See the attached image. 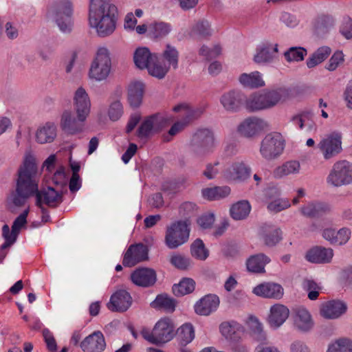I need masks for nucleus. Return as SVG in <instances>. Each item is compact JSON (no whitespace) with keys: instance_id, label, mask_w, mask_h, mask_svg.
Wrapping results in <instances>:
<instances>
[{"instance_id":"f257e3e1","label":"nucleus","mask_w":352,"mask_h":352,"mask_svg":"<svg viewBox=\"0 0 352 352\" xmlns=\"http://www.w3.org/2000/svg\"><path fill=\"white\" fill-rule=\"evenodd\" d=\"M39 175L35 158L30 153H26L17 171L16 189L7 199L10 210H13L15 207L23 206L28 198L34 195Z\"/></svg>"},{"instance_id":"f03ea898","label":"nucleus","mask_w":352,"mask_h":352,"mask_svg":"<svg viewBox=\"0 0 352 352\" xmlns=\"http://www.w3.org/2000/svg\"><path fill=\"white\" fill-rule=\"evenodd\" d=\"M118 9L111 0H91L89 22L98 36L105 37L116 30Z\"/></svg>"},{"instance_id":"7ed1b4c3","label":"nucleus","mask_w":352,"mask_h":352,"mask_svg":"<svg viewBox=\"0 0 352 352\" xmlns=\"http://www.w3.org/2000/svg\"><path fill=\"white\" fill-rule=\"evenodd\" d=\"M141 335L151 344H164L173 340L175 336L176 325L173 319L164 317L155 323L152 331L143 329L141 331Z\"/></svg>"},{"instance_id":"20e7f679","label":"nucleus","mask_w":352,"mask_h":352,"mask_svg":"<svg viewBox=\"0 0 352 352\" xmlns=\"http://www.w3.org/2000/svg\"><path fill=\"white\" fill-rule=\"evenodd\" d=\"M111 68V60L109 50L104 47H100L91 65L89 77L97 81L104 80L109 76Z\"/></svg>"},{"instance_id":"39448f33","label":"nucleus","mask_w":352,"mask_h":352,"mask_svg":"<svg viewBox=\"0 0 352 352\" xmlns=\"http://www.w3.org/2000/svg\"><path fill=\"white\" fill-rule=\"evenodd\" d=\"M188 220L178 221L167 228L165 243L170 249H176L186 243L189 239Z\"/></svg>"},{"instance_id":"423d86ee","label":"nucleus","mask_w":352,"mask_h":352,"mask_svg":"<svg viewBox=\"0 0 352 352\" xmlns=\"http://www.w3.org/2000/svg\"><path fill=\"white\" fill-rule=\"evenodd\" d=\"M317 148L324 160H329L336 157L343 150L342 133L334 131L327 134L320 140Z\"/></svg>"},{"instance_id":"0eeeda50","label":"nucleus","mask_w":352,"mask_h":352,"mask_svg":"<svg viewBox=\"0 0 352 352\" xmlns=\"http://www.w3.org/2000/svg\"><path fill=\"white\" fill-rule=\"evenodd\" d=\"M327 182L334 187H340L352 183V164L346 160L338 161L333 165Z\"/></svg>"},{"instance_id":"6e6552de","label":"nucleus","mask_w":352,"mask_h":352,"mask_svg":"<svg viewBox=\"0 0 352 352\" xmlns=\"http://www.w3.org/2000/svg\"><path fill=\"white\" fill-rule=\"evenodd\" d=\"M73 14V5L70 0H57L52 9L53 18L63 32L72 30V17Z\"/></svg>"},{"instance_id":"1a4fd4ad","label":"nucleus","mask_w":352,"mask_h":352,"mask_svg":"<svg viewBox=\"0 0 352 352\" xmlns=\"http://www.w3.org/2000/svg\"><path fill=\"white\" fill-rule=\"evenodd\" d=\"M214 146V135L206 129L197 131L190 141L191 152L197 157L204 156L211 152Z\"/></svg>"},{"instance_id":"9d476101","label":"nucleus","mask_w":352,"mask_h":352,"mask_svg":"<svg viewBox=\"0 0 352 352\" xmlns=\"http://www.w3.org/2000/svg\"><path fill=\"white\" fill-rule=\"evenodd\" d=\"M284 140L280 133H269L261 142L260 153L267 160L278 157L283 151Z\"/></svg>"},{"instance_id":"9b49d317","label":"nucleus","mask_w":352,"mask_h":352,"mask_svg":"<svg viewBox=\"0 0 352 352\" xmlns=\"http://www.w3.org/2000/svg\"><path fill=\"white\" fill-rule=\"evenodd\" d=\"M171 119L164 115L157 113L147 117L138 131V137L147 138L154 133L160 131L163 128L169 124Z\"/></svg>"},{"instance_id":"f8f14e48","label":"nucleus","mask_w":352,"mask_h":352,"mask_svg":"<svg viewBox=\"0 0 352 352\" xmlns=\"http://www.w3.org/2000/svg\"><path fill=\"white\" fill-rule=\"evenodd\" d=\"M36 197V205L41 208L46 205L51 208L58 206L63 200L62 192L56 190L52 187H47L38 190V182H37V190L34 195Z\"/></svg>"},{"instance_id":"ddd939ff","label":"nucleus","mask_w":352,"mask_h":352,"mask_svg":"<svg viewBox=\"0 0 352 352\" xmlns=\"http://www.w3.org/2000/svg\"><path fill=\"white\" fill-rule=\"evenodd\" d=\"M73 105L78 120L85 122L91 109V100L88 94L82 87H78L74 94Z\"/></svg>"},{"instance_id":"4468645a","label":"nucleus","mask_w":352,"mask_h":352,"mask_svg":"<svg viewBox=\"0 0 352 352\" xmlns=\"http://www.w3.org/2000/svg\"><path fill=\"white\" fill-rule=\"evenodd\" d=\"M173 111L175 112L183 111L185 118L183 121L177 122L171 126L168 134L172 136L182 131L191 120L200 116L203 112L201 109H192L188 105L184 104L174 107Z\"/></svg>"},{"instance_id":"2eb2a0df","label":"nucleus","mask_w":352,"mask_h":352,"mask_svg":"<svg viewBox=\"0 0 352 352\" xmlns=\"http://www.w3.org/2000/svg\"><path fill=\"white\" fill-rule=\"evenodd\" d=\"M267 122L263 119L256 117H250L245 119L237 127L239 133L245 138H252L267 127Z\"/></svg>"},{"instance_id":"dca6fc26","label":"nucleus","mask_w":352,"mask_h":352,"mask_svg":"<svg viewBox=\"0 0 352 352\" xmlns=\"http://www.w3.org/2000/svg\"><path fill=\"white\" fill-rule=\"evenodd\" d=\"M251 173V168L243 162L232 164L223 173V175L228 181L244 182L248 179Z\"/></svg>"},{"instance_id":"f3484780","label":"nucleus","mask_w":352,"mask_h":352,"mask_svg":"<svg viewBox=\"0 0 352 352\" xmlns=\"http://www.w3.org/2000/svg\"><path fill=\"white\" fill-rule=\"evenodd\" d=\"M28 210H25L14 221L12 226V231L10 232V228L8 225H4L2 228L3 236L6 239V242L2 245L3 248H7L10 246L16 239L17 235L26 223Z\"/></svg>"},{"instance_id":"a211bd4d","label":"nucleus","mask_w":352,"mask_h":352,"mask_svg":"<svg viewBox=\"0 0 352 352\" xmlns=\"http://www.w3.org/2000/svg\"><path fill=\"white\" fill-rule=\"evenodd\" d=\"M147 258V248L144 245L140 243L131 245L128 248L124 256L122 263L124 266L132 267Z\"/></svg>"},{"instance_id":"6ab92c4d","label":"nucleus","mask_w":352,"mask_h":352,"mask_svg":"<svg viewBox=\"0 0 352 352\" xmlns=\"http://www.w3.org/2000/svg\"><path fill=\"white\" fill-rule=\"evenodd\" d=\"M245 97L240 91L232 90L223 94L221 97V103L229 112L239 111L245 104Z\"/></svg>"},{"instance_id":"aec40b11","label":"nucleus","mask_w":352,"mask_h":352,"mask_svg":"<svg viewBox=\"0 0 352 352\" xmlns=\"http://www.w3.org/2000/svg\"><path fill=\"white\" fill-rule=\"evenodd\" d=\"M280 190L277 187H272L265 191V197L269 200L267 209L274 213L279 212L290 207L287 199L279 198Z\"/></svg>"},{"instance_id":"412c9836","label":"nucleus","mask_w":352,"mask_h":352,"mask_svg":"<svg viewBox=\"0 0 352 352\" xmlns=\"http://www.w3.org/2000/svg\"><path fill=\"white\" fill-rule=\"evenodd\" d=\"M132 298L126 290H118L116 292L107 303V307L112 311L123 312L126 311L131 306Z\"/></svg>"},{"instance_id":"4be33fe9","label":"nucleus","mask_w":352,"mask_h":352,"mask_svg":"<svg viewBox=\"0 0 352 352\" xmlns=\"http://www.w3.org/2000/svg\"><path fill=\"white\" fill-rule=\"evenodd\" d=\"M289 309L285 305L276 303L270 309L267 321L274 329L280 327L289 318Z\"/></svg>"},{"instance_id":"5701e85b","label":"nucleus","mask_w":352,"mask_h":352,"mask_svg":"<svg viewBox=\"0 0 352 352\" xmlns=\"http://www.w3.org/2000/svg\"><path fill=\"white\" fill-rule=\"evenodd\" d=\"M252 292L263 298L279 300L283 296L284 289L279 284L263 283L256 286Z\"/></svg>"},{"instance_id":"b1692460","label":"nucleus","mask_w":352,"mask_h":352,"mask_svg":"<svg viewBox=\"0 0 352 352\" xmlns=\"http://www.w3.org/2000/svg\"><path fill=\"white\" fill-rule=\"evenodd\" d=\"M84 352H102L106 348V342L100 331H96L86 337L80 343Z\"/></svg>"},{"instance_id":"393cba45","label":"nucleus","mask_w":352,"mask_h":352,"mask_svg":"<svg viewBox=\"0 0 352 352\" xmlns=\"http://www.w3.org/2000/svg\"><path fill=\"white\" fill-rule=\"evenodd\" d=\"M334 253L333 249L322 246H315L306 253V259L313 263H329Z\"/></svg>"},{"instance_id":"a878e982","label":"nucleus","mask_w":352,"mask_h":352,"mask_svg":"<svg viewBox=\"0 0 352 352\" xmlns=\"http://www.w3.org/2000/svg\"><path fill=\"white\" fill-rule=\"evenodd\" d=\"M346 310V305L340 300H330L321 305L320 315L327 319L339 318Z\"/></svg>"},{"instance_id":"bb28decb","label":"nucleus","mask_w":352,"mask_h":352,"mask_svg":"<svg viewBox=\"0 0 352 352\" xmlns=\"http://www.w3.org/2000/svg\"><path fill=\"white\" fill-rule=\"evenodd\" d=\"M132 282L141 287H150L156 282L155 272L149 268H141L136 270L131 275Z\"/></svg>"},{"instance_id":"cd10ccee","label":"nucleus","mask_w":352,"mask_h":352,"mask_svg":"<svg viewBox=\"0 0 352 352\" xmlns=\"http://www.w3.org/2000/svg\"><path fill=\"white\" fill-rule=\"evenodd\" d=\"M219 305V299L216 295H206L197 301L195 305V312L201 316H208L216 310Z\"/></svg>"},{"instance_id":"c85d7f7f","label":"nucleus","mask_w":352,"mask_h":352,"mask_svg":"<svg viewBox=\"0 0 352 352\" xmlns=\"http://www.w3.org/2000/svg\"><path fill=\"white\" fill-rule=\"evenodd\" d=\"M294 327L302 332L310 331L314 327V321L309 312L303 308L296 309L294 316Z\"/></svg>"},{"instance_id":"c756f323","label":"nucleus","mask_w":352,"mask_h":352,"mask_svg":"<svg viewBox=\"0 0 352 352\" xmlns=\"http://www.w3.org/2000/svg\"><path fill=\"white\" fill-rule=\"evenodd\" d=\"M261 236L265 245L272 247L281 240V231L273 225L265 224L261 227Z\"/></svg>"},{"instance_id":"7c9ffc66","label":"nucleus","mask_w":352,"mask_h":352,"mask_svg":"<svg viewBox=\"0 0 352 352\" xmlns=\"http://www.w3.org/2000/svg\"><path fill=\"white\" fill-rule=\"evenodd\" d=\"M270 262V258L264 254H257L251 256L246 261L247 269L249 272L263 274L265 272V266Z\"/></svg>"},{"instance_id":"2f4dec72","label":"nucleus","mask_w":352,"mask_h":352,"mask_svg":"<svg viewBox=\"0 0 352 352\" xmlns=\"http://www.w3.org/2000/svg\"><path fill=\"white\" fill-rule=\"evenodd\" d=\"M82 122L77 116L74 117L71 111H65L61 116L60 126L65 132L74 134L81 131Z\"/></svg>"},{"instance_id":"473e14b6","label":"nucleus","mask_w":352,"mask_h":352,"mask_svg":"<svg viewBox=\"0 0 352 352\" xmlns=\"http://www.w3.org/2000/svg\"><path fill=\"white\" fill-rule=\"evenodd\" d=\"M278 52V45H272L270 43L263 44L254 55V60L256 63L261 64L272 61Z\"/></svg>"},{"instance_id":"72a5a7b5","label":"nucleus","mask_w":352,"mask_h":352,"mask_svg":"<svg viewBox=\"0 0 352 352\" xmlns=\"http://www.w3.org/2000/svg\"><path fill=\"white\" fill-rule=\"evenodd\" d=\"M219 329L223 336L232 341H238L243 333V327L236 322H222Z\"/></svg>"},{"instance_id":"f704fd0d","label":"nucleus","mask_w":352,"mask_h":352,"mask_svg":"<svg viewBox=\"0 0 352 352\" xmlns=\"http://www.w3.org/2000/svg\"><path fill=\"white\" fill-rule=\"evenodd\" d=\"M144 85L140 81H133L129 85L128 100L133 107H138L142 100Z\"/></svg>"},{"instance_id":"c9c22d12","label":"nucleus","mask_w":352,"mask_h":352,"mask_svg":"<svg viewBox=\"0 0 352 352\" xmlns=\"http://www.w3.org/2000/svg\"><path fill=\"white\" fill-rule=\"evenodd\" d=\"M267 108H271L280 102L286 100L289 96L287 89L279 88L267 92H263Z\"/></svg>"},{"instance_id":"e433bc0d","label":"nucleus","mask_w":352,"mask_h":352,"mask_svg":"<svg viewBox=\"0 0 352 352\" xmlns=\"http://www.w3.org/2000/svg\"><path fill=\"white\" fill-rule=\"evenodd\" d=\"M294 125L298 126L305 132H316L317 126L312 119V115L309 112H303L292 118Z\"/></svg>"},{"instance_id":"4c0bfd02","label":"nucleus","mask_w":352,"mask_h":352,"mask_svg":"<svg viewBox=\"0 0 352 352\" xmlns=\"http://www.w3.org/2000/svg\"><path fill=\"white\" fill-rule=\"evenodd\" d=\"M155 58V54H151L146 47L137 49L133 56L134 63L140 69H146Z\"/></svg>"},{"instance_id":"58836bf2","label":"nucleus","mask_w":352,"mask_h":352,"mask_svg":"<svg viewBox=\"0 0 352 352\" xmlns=\"http://www.w3.org/2000/svg\"><path fill=\"white\" fill-rule=\"evenodd\" d=\"M300 170V162L293 160L287 162L283 165L276 168L273 172V175L276 178H282L289 175L298 174Z\"/></svg>"},{"instance_id":"ea45409f","label":"nucleus","mask_w":352,"mask_h":352,"mask_svg":"<svg viewBox=\"0 0 352 352\" xmlns=\"http://www.w3.org/2000/svg\"><path fill=\"white\" fill-rule=\"evenodd\" d=\"M230 188L227 186L206 188L201 190L203 197L210 201L226 197L230 194Z\"/></svg>"},{"instance_id":"a19ab883","label":"nucleus","mask_w":352,"mask_h":352,"mask_svg":"<svg viewBox=\"0 0 352 352\" xmlns=\"http://www.w3.org/2000/svg\"><path fill=\"white\" fill-rule=\"evenodd\" d=\"M56 135V126L52 123H46L39 128L36 133L38 142L45 144L52 142Z\"/></svg>"},{"instance_id":"79ce46f5","label":"nucleus","mask_w":352,"mask_h":352,"mask_svg":"<svg viewBox=\"0 0 352 352\" xmlns=\"http://www.w3.org/2000/svg\"><path fill=\"white\" fill-rule=\"evenodd\" d=\"M179 344L182 346H186L195 338V329L190 323H185L176 331Z\"/></svg>"},{"instance_id":"37998d69","label":"nucleus","mask_w":352,"mask_h":352,"mask_svg":"<svg viewBox=\"0 0 352 352\" xmlns=\"http://www.w3.org/2000/svg\"><path fill=\"white\" fill-rule=\"evenodd\" d=\"M251 206L248 201L242 200L234 204L230 209L231 217L235 220L245 219L250 214Z\"/></svg>"},{"instance_id":"c03bdc74","label":"nucleus","mask_w":352,"mask_h":352,"mask_svg":"<svg viewBox=\"0 0 352 352\" xmlns=\"http://www.w3.org/2000/svg\"><path fill=\"white\" fill-rule=\"evenodd\" d=\"M265 102L263 93H255L245 99V104L248 111L254 112L267 109Z\"/></svg>"},{"instance_id":"a18cd8bd","label":"nucleus","mask_w":352,"mask_h":352,"mask_svg":"<svg viewBox=\"0 0 352 352\" xmlns=\"http://www.w3.org/2000/svg\"><path fill=\"white\" fill-rule=\"evenodd\" d=\"M247 323L253 338L261 343L264 342L266 340V336L259 320L256 317L251 316Z\"/></svg>"},{"instance_id":"49530a36","label":"nucleus","mask_w":352,"mask_h":352,"mask_svg":"<svg viewBox=\"0 0 352 352\" xmlns=\"http://www.w3.org/2000/svg\"><path fill=\"white\" fill-rule=\"evenodd\" d=\"M195 287V282L189 278H183L178 284L173 286V292L177 296H182L192 293Z\"/></svg>"},{"instance_id":"de8ad7c7","label":"nucleus","mask_w":352,"mask_h":352,"mask_svg":"<svg viewBox=\"0 0 352 352\" xmlns=\"http://www.w3.org/2000/svg\"><path fill=\"white\" fill-rule=\"evenodd\" d=\"M331 52L329 47L323 46L318 48L307 60V65L309 68H312L323 62L330 55Z\"/></svg>"},{"instance_id":"09e8293b","label":"nucleus","mask_w":352,"mask_h":352,"mask_svg":"<svg viewBox=\"0 0 352 352\" xmlns=\"http://www.w3.org/2000/svg\"><path fill=\"white\" fill-rule=\"evenodd\" d=\"M152 307L162 309L167 312H173L176 306V301L166 294L158 295L152 302Z\"/></svg>"},{"instance_id":"8fccbe9b","label":"nucleus","mask_w":352,"mask_h":352,"mask_svg":"<svg viewBox=\"0 0 352 352\" xmlns=\"http://www.w3.org/2000/svg\"><path fill=\"white\" fill-rule=\"evenodd\" d=\"M146 69L151 76L159 79L164 78L168 72V67L166 64H162L160 62L156 55L154 60H152Z\"/></svg>"},{"instance_id":"3c124183","label":"nucleus","mask_w":352,"mask_h":352,"mask_svg":"<svg viewBox=\"0 0 352 352\" xmlns=\"http://www.w3.org/2000/svg\"><path fill=\"white\" fill-rule=\"evenodd\" d=\"M239 81L245 87H258L264 85V82L258 72L241 74Z\"/></svg>"},{"instance_id":"603ef678","label":"nucleus","mask_w":352,"mask_h":352,"mask_svg":"<svg viewBox=\"0 0 352 352\" xmlns=\"http://www.w3.org/2000/svg\"><path fill=\"white\" fill-rule=\"evenodd\" d=\"M179 53L177 50L170 45L168 44L166 46V50L162 54L163 60L168 67V70L172 67L173 69H176L178 64Z\"/></svg>"},{"instance_id":"864d4df0","label":"nucleus","mask_w":352,"mask_h":352,"mask_svg":"<svg viewBox=\"0 0 352 352\" xmlns=\"http://www.w3.org/2000/svg\"><path fill=\"white\" fill-rule=\"evenodd\" d=\"M306 54L307 50L300 47H290L284 54L285 57L288 62L302 60Z\"/></svg>"},{"instance_id":"5fc2aeb1","label":"nucleus","mask_w":352,"mask_h":352,"mask_svg":"<svg viewBox=\"0 0 352 352\" xmlns=\"http://www.w3.org/2000/svg\"><path fill=\"white\" fill-rule=\"evenodd\" d=\"M327 352H352V341L340 339L329 346Z\"/></svg>"},{"instance_id":"6e6d98bb","label":"nucleus","mask_w":352,"mask_h":352,"mask_svg":"<svg viewBox=\"0 0 352 352\" xmlns=\"http://www.w3.org/2000/svg\"><path fill=\"white\" fill-rule=\"evenodd\" d=\"M170 263L176 268L185 270L190 265L188 258L179 253H173L170 257Z\"/></svg>"},{"instance_id":"4d7b16f0","label":"nucleus","mask_w":352,"mask_h":352,"mask_svg":"<svg viewBox=\"0 0 352 352\" xmlns=\"http://www.w3.org/2000/svg\"><path fill=\"white\" fill-rule=\"evenodd\" d=\"M302 287L305 291L308 292V298L310 300H314L318 298L320 287L315 281L305 279L302 283Z\"/></svg>"},{"instance_id":"13d9d810","label":"nucleus","mask_w":352,"mask_h":352,"mask_svg":"<svg viewBox=\"0 0 352 352\" xmlns=\"http://www.w3.org/2000/svg\"><path fill=\"white\" fill-rule=\"evenodd\" d=\"M190 251L192 256L200 260H204L208 256V252L205 248L203 241L200 239L194 241L191 245Z\"/></svg>"},{"instance_id":"bf43d9fd","label":"nucleus","mask_w":352,"mask_h":352,"mask_svg":"<svg viewBox=\"0 0 352 352\" xmlns=\"http://www.w3.org/2000/svg\"><path fill=\"white\" fill-rule=\"evenodd\" d=\"M151 34L156 38L167 35L170 31V26L164 22L155 23L150 29Z\"/></svg>"},{"instance_id":"052dcab7","label":"nucleus","mask_w":352,"mask_h":352,"mask_svg":"<svg viewBox=\"0 0 352 352\" xmlns=\"http://www.w3.org/2000/svg\"><path fill=\"white\" fill-rule=\"evenodd\" d=\"M179 214L185 218H189L194 216L197 212V206L192 202H184L179 208Z\"/></svg>"},{"instance_id":"680f3d73","label":"nucleus","mask_w":352,"mask_h":352,"mask_svg":"<svg viewBox=\"0 0 352 352\" xmlns=\"http://www.w3.org/2000/svg\"><path fill=\"white\" fill-rule=\"evenodd\" d=\"M122 105L120 101L116 100L111 104L108 114L111 120L116 121L119 120L122 116Z\"/></svg>"},{"instance_id":"e2e57ef3","label":"nucleus","mask_w":352,"mask_h":352,"mask_svg":"<svg viewBox=\"0 0 352 352\" xmlns=\"http://www.w3.org/2000/svg\"><path fill=\"white\" fill-rule=\"evenodd\" d=\"M351 230L349 228H343L336 231L335 245H342L345 244L350 239Z\"/></svg>"},{"instance_id":"0e129e2a","label":"nucleus","mask_w":352,"mask_h":352,"mask_svg":"<svg viewBox=\"0 0 352 352\" xmlns=\"http://www.w3.org/2000/svg\"><path fill=\"white\" fill-rule=\"evenodd\" d=\"M344 61V54L342 52H336L331 57L328 63L327 64L326 68L329 71H334L338 65Z\"/></svg>"},{"instance_id":"69168bd1","label":"nucleus","mask_w":352,"mask_h":352,"mask_svg":"<svg viewBox=\"0 0 352 352\" xmlns=\"http://www.w3.org/2000/svg\"><path fill=\"white\" fill-rule=\"evenodd\" d=\"M43 336L47 349L51 352H56L57 350V345L52 333L50 331L49 329H45L43 330Z\"/></svg>"},{"instance_id":"338daca9","label":"nucleus","mask_w":352,"mask_h":352,"mask_svg":"<svg viewBox=\"0 0 352 352\" xmlns=\"http://www.w3.org/2000/svg\"><path fill=\"white\" fill-rule=\"evenodd\" d=\"M215 221L214 214L208 213L201 216L197 219L198 225L203 229H208L212 227Z\"/></svg>"},{"instance_id":"774afa93","label":"nucleus","mask_w":352,"mask_h":352,"mask_svg":"<svg viewBox=\"0 0 352 352\" xmlns=\"http://www.w3.org/2000/svg\"><path fill=\"white\" fill-rule=\"evenodd\" d=\"M193 30L196 34L204 37L211 34L210 25L207 21L198 22L194 27Z\"/></svg>"}]
</instances>
